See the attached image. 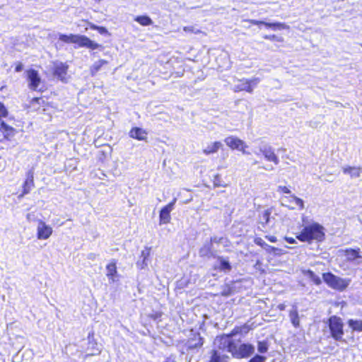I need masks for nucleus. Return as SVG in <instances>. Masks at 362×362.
Instances as JSON below:
<instances>
[{
	"instance_id": "obj_12",
	"label": "nucleus",
	"mask_w": 362,
	"mask_h": 362,
	"mask_svg": "<svg viewBox=\"0 0 362 362\" xmlns=\"http://www.w3.org/2000/svg\"><path fill=\"white\" fill-rule=\"evenodd\" d=\"M52 228L51 226L47 225L45 222L42 220L38 221V226L37 228V238L39 240H47L52 234Z\"/></svg>"
},
{
	"instance_id": "obj_4",
	"label": "nucleus",
	"mask_w": 362,
	"mask_h": 362,
	"mask_svg": "<svg viewBox=\"0 0 362 362\" xmlns=\"http://www.w3.org/2000/svg\"><path fill=\"white\" fill-rule=\"evenodd\" d=\"M322 277L328 287L340 292L346 290L350 283L349 279L341 278L331 272L322 273Z\"/></svg>"
},
{
	"instance_id": "obj_26",
	"label": "nucleus",
	"mask_w": 362,
	"mask_h": 362,
	"mask_svg": "<svg viewBox=\"0 0 362 362\" xmlns=\"http://www.w3.org/2000/svg\"><path fill=\"white\" fill-rule=\"evenodd\" d=\"M84 22L88 24L90 29L97 30L101 35H110V33L108 32L105 27L97 25L91 22L88 21L87 20H84Z\"/></svg>"
},
{
	"instance_id": "obj_19",
	"label": "nucleus",
	"mask_w": 362,
	"mask_h": 362,
	"mask_svg": "<svg viewBox=\"0 0 362 362\" xmlns=\"http://www.w3.org/2000/svg\"><path fill=\"white\" fill-rule=\"evenodd\" d=\"M229 356L226 354H221L218 350L212 349L210 351V358L209 362H228Z\"/></svg>"
},
{
	"instance_id": "obj_35",
	"label": "nucleus",
	"mask_w": 362,
	"mask_h": 362,
	"mask_svg": "<svg viewBox=\"0 0 362 362\" xmlns=\"http://www.w3.org/2000/svg\"><path fill=\"white\" fill-rule=\"evenodd\" d=\"M162 316L163 313L159 310L153 311L152 313L148 315V317L154 321L160 320Z\"/></svg>"
},
{
	"instance_id": "obj_46",
	"label": "nucleus",
	"mask_w": 362,
	"mask_h": 362,
	"mask_svg": "<svg viewBox=\"0 0 362 362\" xmlns=\"http://www.w3.org/2000/svg\"><path fill=\"white\" fill-rule=\"evenodd\" d=\"M285 240L288 243H290V244H294L296 243V240L295 238H292V237H286L285 238Z\"/></svg>"
},
{
	"instance_id": "obj_1",
	"label": "nucleus",
	"mask_w": 362,
	"mask_h": 362,
	"mask_svg": "<svg viewBox=\"0 0 362 362\" xmlns=\"http://www.w3.org/2000/svg\"><path fill=\"white\" fill-rule=\"evenodd\" d=\"M252 328L247 324L235 326L228 334L220 337V340L231 338L238 334H247ZM225 347L234 358L242 359L250 357L255 351V347L249 343L238 344L234 339H228L226 341Z\"/></svg>"
},
{
	"instance_id": "obj_34",
	"label": "nucleus",
	"mask_w": 362,
	"mask_h": 362,
	"mask_svg": "<svg viewBox=\"0 0 362 362\" xmlns=\"http://www.w3.org/2000/svg\"><path fill=\"white\" fill-rule=\"evenodd\" d=\"M263 38L265 40L278 42H283L284 38L281 36H277L276 35H265L263 36Z\"/></svg>"
},
{
	"instance_id": "obj_48",
	"label": "nucleus",
	"mask_w": 362,
	"mask_h": 362,
	"mask_svg": "<svg viewBox=\"0 0 362 362\" xmlns=\"http://www.w3.org/2000/svg\"><path fill=\"white\" fill-rule=\"evenodd\" d=\"M163 362H176L173 356L167 357Z\"/></svg>"
},
{
	"instance_id": "obj_40",
	"label": "nucleus",
	"mask_w": 362,
	"mask_h": 362,
	"mask_svg": "<svg viewBox=\"0 0 362 362\" xmlns=\"http://www.w3.org/2000/svg\"><path fill=\"white\" fill-rule=\"evenodd\" d=\"M293 200L300 209H303L304 208V203L301 199L293 196Z\"/></svg>"
},
{
	"instance_id": "obj_44",
	"label": "nucleus",
	"mask_w": 362,
	"mask_h": 362,
	"mask_svg": "<svg viewBox=\"0 0 362 362\" xmlns=\"http://www.w3.org/2000/svg\"><path fill=\"white\" fill-rule=\"evenodd\" d=\"M23 64L21 62H18L16 63V64H15L14 71L15 72H21L23 70Z\"/></svg>"
},
{
	"instance_id": "obj_41",
	"label": "nucleus",
	"mask_w": 362,
	"mask_h": 362,
	"mask_svg": "<svg viewBox=\"0 0 362 362\" xmlns=\"http://www.w3.org/2000/svg\"><path fill=\"white\" fill-rule=\"evenodd\" d=\"M255 243L263 248L267 245L261 238H256L254 240Z\"/></svg>"
},
{
	"instance_id": "obj_16",
	"label": "nucleus",
	"mask_w": 362,
	"mask_h": 362,
	"mask_svg": "<svg viewBox=\"0 0 362 362\" xmlns=\"http://www.w3.org/2000/svg\"><path fill=\"white\" fill-rule=\"evenodd\" d=\"M259 151L267 160L273 163L276 165L279 163V159L271 146L261 148Z\"/></svg>"
},
{
	"instance_id": "obj_13",
	"label": "nucleus",
	"mask_w": 362,
	"mask_h": 362,
	"mask_svg": "<svg viewBox=\"0 0 362 362\" xmlns=\"http://www.w3.org/2000/svg\"><path fill=\"white\" fill-rule=\"evenodd\" d=\"M30 107L33 108L34 111H46L49 107H51L49 103L45 101L43 97H35L33 98L30 101Z\"/></svg>"
},
{
	"instance_id": "obj_21",
	"label": "nucleus",
	"mask_w": 362,
	"mask_h": 362,
	"mask_svg": "<svg viewBox=\"0 0 362 362\" xmlns=\"http://www.w3.org/2000/svg\"><path fill=\"white\" fill-rule=\"evenodd\" d=\"M107 274L106 276L110 280H115V276L117 274L116 261L112 260L110 263L106 265Z\"/></svg>"
},
{
	"instance_id": "obj_45",
	"label": "nucleus",
	"mask_w": 362,
	"mask_h": 362,
	"mask_svg": "<svg viewBox=\"0 0 362 362\" xmlns=\"http://www.w3.org/2000/svg\"><path fill=\"white\" fill-rule=\"evenodd\" d=\"M265 238L267 240H268L271 243L277 242V238L274 235H266Z\"/></svg>"
},
{
	"instance_id": "obj_43",
	"label": "nucleus",
	"mask_w": 362,
	"mask_h": 362,
	"mask_svg": "<svg viewBox=\"0 0 362 362\" xmlns=\"http://www.w3.org/2000/svg\"><path fill=\"white\" fill-rule=\"evenodd\" d=\"M264 249L269 253H275L278 250L276 247H275L274 246L269 245H267L266 247H264Z\"/></svg>"
},
{
	"instance_id": "obj_38",
	"label": "nucleus",
	"mask_w": 362,
	"mask_h": 362,
	"mask_svg": "<svg viewBox=\"0 0 362 362\" xmlns=\"http://www.w3.org/2000/svg\"><path fill=\"white\" fill-rule=\"evenodd\" d=\"M266 361V357L260 355H255L252 358H251L248 362H264Z\"/></svg>"
},
{
	"instance_id": "obj_50",
	"label": "nucleus",
	"mask_w": 362,
	"mask_h": 362,
	"mask_svg": "<svg viewBox=\"0 0 362 362\" xmlns=\"http://www.w3.org/2000/svg\"><path fill=\"white\" fill-rule=\"evenodd\" d=\"M263 168L264 170H272L274 169V168H272V167H271V168H264V167H263Z\"/></svg>"
},
{
	"instance_id": "obj_3",
	"label": "nucleus",
	"mask_w": 362,
	"mask_h": 362,
	"mask_svg": "<svg viewBox=\"0 0 362 362\" xmlns=\"http://www.w3.org/2000/svg\"><path fill=\"white\" fill-rule=\"evenodd\" d=\"M59 40L66 44H74L76 48L85 47L91 50L101 48V45L83 35L60 34Z\"/></svg>"
},
{
	"instance_id": "obj_8",
	"label": "nucleus",
	"mask_w": 362,
	"mask_h": 362,
	"mask_svg": "<svg viewBox=\"0 0 362 362\" xmlns=\"http://www.w3.org/2000/svg\"><path fill=\"white\" fill-rule=\"evenodd\" d=\"M226 145L232 150H238L245 153V149L247 148L246 144L240 139L236 136H228L224 139Z\"/></svg>"
},
{
	"instance_id": "obj_27",
	"label": "nucleus",
	"mask_w": 362,
	"mask_h": 362,
	"mask_svg": "<svg viewBox=\"0 0 362 362\" xmlns=\"http://www.w3.org/2000/svg\"><path fill=\"white\" fill-rule=\"evenodd\" d=\"M151 247H145V249L141 251V257L142 258V261L141 263V269H144L145 267L147 266V260L151 255Z\"/></svg>"
},
{
	"instance_id": "obj_42",
	"label": "nucleus",
	"mask_w": 362,
	"mask_h": 362,
	"mask_svg": "<svg viewBox=\"0 0 362 362\" xmlns=\"http://www.w3.org/2000/svg\"><path fill=\"white\" fill-rule=\"evenodd\" d=\"M278 191L279 192L284 193V194H289L291 193L290 189L286 186H279L278 187Z\"/></svg>"
},
{
	"instance_id": "obj_5",
	"label": "nucleus",
	"mask_w": 362,
	"mask_h": 362,
	"mask_svg": "<svg viewBox=\"0 0 362 362\" xmlns=\"http://www.w3.org/2000/svg\"><path fill=\"white\" fill-rule=\"evenodd\" d=\"M330 335L335 340L341 341L344 335V323L342 319L337 315H332L327 319Z\"/></svg>"
},
{
	"instance_id": "obj_24",
	"label": "nucleus",
	"mask_w": 362,
	"mask_h": 362,
	"mask_svg": "<svg viewBox=\"0 0 362 362\" xmlns=\"http://www.w3.org/2000/svg\"><path fill=\"white\" fill-rule=\"evenodd\" d=\"M95 334L93 332H90L88 334V344L92 346V349L95 350L94 352H92L89 354H87L86 356H95L100 354V350L98 347V343L96 340L94 339Z\"/></svg>"
},
{
	"instance_id": "obj_15",
	"label": "nucleus",
	"mask_w": 362,
	"mask_h": 362,
	"mask_svg": "<svg viewBox=\"0 0 362 362\" xmlns=\"http://www.w3.org/2000/svg\"><path fill=\"white\" fill-rule=\"evenodd\" d=\"M35 186V182H34V176H33V172L31 171H29L28 173H27V177L26 179L25 180L24 182L23 183V185H22V192L21 194L19 195V197L21 198L23 197H24L25 194H28L30 192L32 188H33Z\"/></svg>"
},
{
	"instance_id": "obj_37",
	"label": "nucleus",
	"mask_w": 362,
	"mask_h": 362,
	"mask_svg": "<svg viewBox=\"0 0 362 362\" xmlns=\"http://www.w3.org/2000/svg\"><path fill=\"white\" fill-rule=\"evenodd\" d=\"M8 111L4 104L0 101V120H1L2 118H5L8 116Z\"/></svg>"
},
{
	"instance_id": "obj_23",
	"label": "nucleus",
	"mask_w": 362,
	"mask_h": 362,
	"mask_svg": "<svg viewBox=\"0 0 362 362\" xmlns=\"http://www.w3.org/2000/svg\"><path fill=\"white\" fill-rule=\"evenodd\" d=\"M361 167L346 166L342 170L344 174L349 175L351 177H358L361 173Z\"/></svg>"
},
{
	"instance_id": "obj_11",
	"label": "nucleus",
	"mask_w": 362,
	"mask_h": 362,
	"mask_svg": "<svg viewBox=\"0 0 362 362\" xmlns=\"http://www.w3.org/2000/svg\"><path fill=\"white\" fill-rule=\"evenodd\" d=\"M204 338L198 332H192L187 341V350H193L201 348L204 344Z\"/></svg>"
},
{
	"instance_id": "obj_49",
	"label": "nucleus",
	"mask_w": 362,
	"mask_h": 362,
	"mask_svg": "<svg viewBox=\"0 0 362 362\" xmlns=\"http://www.w3.org/2000/svg\"><path fill=\"white\" fill-rule=\"evenodd\" d=\"M278 309L280 310H284L286 308V305L283 303L279 304L277 306Z\"/></svg>"
},
{
	"instance_id": "obj_47",
	"label": "nucleus",
	"mask_w": 362,
	"mask_h": 362,
	"mask_svg": "<svg viewBox=\"0 0 362 362\" xmlns=\"http://www.w3.org/2000/svg\"><path fill=\"white\" fill-rule=\"evenodd\" d=\"M265 23H267V22H265V21H255L253 22V24H255L256 25H264L265 26Z\"/></svg>"
},
{
	"instance_id": "obj_25",
	"label": "nucleus",
	"mask_w": 362,
	"mask_h": 362,
	"mask_svg": "<svg viewBox=\"0 0 362 362\" xmlns=\"http://www.w3.org/2000/svg\"><path fill=\"white\" fill-rule=\"evenodd\" d=\"M349 327L352 332H362V320L350 319L347 321Z\"/></svg>"
},
{
	"instance_id": "obj_20",
	"label": "nucleus",
	"mask_w": 362,
	"mask_h": 362,
	"mask_svg": "<svg viewBox=\"0 0 362 362\" xmlns=\"http://www.w3.org/2000/svg\"><path fill=\"white\" fill-rule=\"evenodd\" d=\"M107 64L108 61L105 59H99L98 61L93 64L92 66L90 67V74L92 76H95L101 70L103 66Z\"/></svg>"
},
{
	"instance_id": "obj_10",
	"label": "nucleus",
	"mask_w": 362,
	"mask_h": 362,
	"mask_svg": "<svg viewBox=\"0 0 362 362\" xmlns=\"http://www.w3.org/2000/svg\"><path fill=\"white\" fill-rule=\"evenodd\" d=\"M240 84L235 86V91H246L247 93H252L254 86H257L259 82L258 78H253L252 79L243 78L240 81Z\"/></svg>"
},
{
	"instance_id": "obj_39",
	"label": "nucleus",
	"mask_w": 362,
	"mask_h": 362,
	"mask_svg": "<svg viewBox=\"0 0 362 362\" xmlns=\"http://www.w3.org/2000/svg\"><path fill=\"white\" fill-rule=\"evenodd\" d=\"M183 30L186 33L198 34L200 33V30H196L193 26H185Z\"/></svg>"
},
{
	"instance_id": "obj_22",
	"label": "nucleus",
	"mask_w": 362,
	"mask_h": 362,
	"mask_svg": "<svg viewBox=\"0 0 362 362\" xmlns=\"http://www.w3.org/2000/svg\"><path fill=\"white\" fill-rule=\"evenodd\" d=\"M223 146L221 141H216L209 145L206 148L202 150V152L206 155L209 156L218 152V151Z\"/></svg>"
},
{
	"instance_id": "obj_33",
	"label": "nucleus",
	"mask_w": 362,
	"mask_h": 362,
	"mask_svg": "<svg viewBox=\"0 0 362 362\" xmlns=\"http://www.w3.org/2000/svg\"><path fill=\"white\" fill-rule=\"evenodd\" d=\"M270 216H271V210L267 209L265 210L262 215V225H267L270 220Z\"/></svg>"
},
{
	"instance_id": "obj_36",
	"label": "nucleus",
	"mask_w": 362,
	"mask_h": 362,
	"mask_svg": "<svg viewBox=\"0 0 362 362\" xmlns=\"http://www.w3.org/2000/svg\"><path fill=\"white\" fill-rule=\"evenodd\" d=\"M257 349L259 353H266L268 350V344L266 341H259L257 344Z\"/></svg>"
},
{
	"instance_id": "obj_30",
	"label": "nucleus",
	"mask_w": 362,
	"mask_h": 362,
	"mask_svg": "<svg viewBox=\"0 0 362 362\" xmlns=\"http://www.w3.org/2000/svg\"><path fill=\"white\" fill-rule=\"evenodd\" d=\"M289 317L291 318V322L292 325L298 328L300 327V317L298 315V312L296 309L292 310L289 313Z\"/></svg>"
},
{
	"instance_id": "obj_17",
	"label": "nucleus",
	"mask_w": 362,
	"mask_h": 362,
	"mask_svg": "<svg viewBox=\"0 0 362 362\" xmlns=\"http://www.w3.org/2000/svg\"><path fill=\"white\" fill-rule=\"evenodd\" d=\"M129 136L132 139L138 141H146L148 132L146 130L143 129L140 127H132L129 131Z\"/></svg>"
},
{
	"instance_id": "obj_28",
	"label": "nucleus",
	"mask_w": 362,
	"mask_h": 362,
	"mask_svg": "<svg viewBox=\"0 0 362 362\" xmlns=\"http://www.w3.org/2000/svg\"><path fill=\"white\" fill-rule=\"evenodd\" d=\"M304 274L307 276L314 284L319 286L322 284L321 279L316 275L313 271L308 269L304 272Z\"/></svg>"
},
{
	"instance_id": "obj_32",
	"label": "nucleus",
	"mask_w": 362,
	"mask_h": 362,
	"mask_svg": "<svg viewBox=\"0 0 362 362\" xmlns=\"http://www.w3.org/2000/svg\"><path fill=\"white\" fill-rule=\"evenodd\" d=\"M220 265H219V269L223 271H230L232 269L231 265L230 264L229 262L221 258L218 257Z\"/></svg>"
},
{
	"instance_id": "obj_51",
	"label": "nucleus",
	"mask_w": 362,
	"mask_h": 362,
	"mask_svg": "<svg viewBox=\"0 0 362 362\" xmlns=\"http://www.w3.org/2000/svg\"><path fill=\"white\" fill-rule=\"evenodd\" d=\"M361 47H362V44H361Z\"/></svg>"
},
{
	"instance_id": "obj_2",
	"label": "nucleus",
	"mask_w": 362,
	"mask_h": 362,
	"mask_svg": "<svg viewBox=\"0 0 362 362\" xmlns=\"http://www.w3.org/2000/svg\"><path fill=\"white\" fill-rule=\"evenodd\" d=\"M296 238L300 242L311 243L313 242L320 243L325 238V229L320 223L314 222L303 226Z\"/></svg>"
},
{
	"instance_id": "obj_29",
	"label": "nucleus",
	"mask_w": 362,
	"mask_h": 362,
	"mask_svg": "<svg viewBox=\"0 0 362 362\" xmlns=\"http://www.w3.org/2000/svg\"><path fill=\"white\" fill-rule=\"evenodd\" d=\"M134 21L142 26H147L153 24V21L151 18L146 15L136 16L134 18Z\"/></svg>"
},
{
	"instance_id": "obj_18",
	"label": "nucleus",
	"mask_w": 362,
	"mask_h": 362,
	"mask_svg": "<svg viewBox=\"0 0 362 362\" xmlns=\"http://www.w3.org/2000/svg\"><path fill=\"white\" fill-rule=\"evenodd\" d=\"M343 253L346 257V259L348 262H354L357 259L361 258V250L359 247L357 248H346L343 250Z\"/></svg>"
},
{
	"instance_id": "obj_31",
	"label": "nucleus",
	"mask_w": 362,
	"mask_h": 362,
	"mask_svg": "<svg viewBox=\"0 0 362 362\" xmlns=\"http://www.w3.org/2000/svg\"><path fill=\"white\" fill-rule=\"evenodd\" d=\"M265 27L267 28H271L273 30H284V29L288 28V25H286L284 23H280V22L267 23H265Z\"/></svg>"
},
{
	"instance_id": "obj_14",
	"label": "nucleus",
	"mask_w": 362,
	"mask_h": 362,
	"mask_svg": "<svg viewBox=\"0 0 362 362\" xmlns=\"http://www.w3.org/2000/svg\"><path fill=\"white\" fill-rule=\"evenodd\" d=\"M0 132L3 134L4 139L7 141L11 140L17 133L15 128L6 124L4 120H0Z\"/></svg>"
},
{
	"instance_id": "obj_6",
	"label": "nucleus",
	"mask_w": 362,
	"mask_h": 362,
	"mask_svg": "<svg viewBox=\"0 0 362 362\" xmlns=\"http://www.w3.org/2000/svg\"><path fill=\"white\" fill-rule=\"evenodd\" d=\"M69 66L66 62L54 61L52 62L50 71L54 78L63 83H66L69 78Z\"/></svg>"
},
{
	"instance_id": "obj_7",
	"label": "nucleus",
	"mask_w": 362,
	"mask_h": 362,
	"mask_svg": "<svg viewBox=\"0 0 362 362\" xmlns=\"http://www.w3.org/2000/svg\"><path fill=\"white\" fill-rule=\"evenodd\" d=\"M176 198H174L168 204L161 208L159 212V224H168L171 221L170 213L174 209L176 203Z\"/></svg>"
},
{
	"instance_id": "obj_9",
	"label": "nucleus",
	"mask_w": 362,
	"mask_h": 362,
	"mask_svg": "<svg viewBox=\"0 0 362 362\" xmlns=\"http://www.w3.org/2000/svg\"><path fill=\"white\" fill-rule=\"evenodd\" d=\"M28 87L31 90H37L41 83V78L37 70L29 69L26 71Z\"/></svg>"
}]
</instances>
